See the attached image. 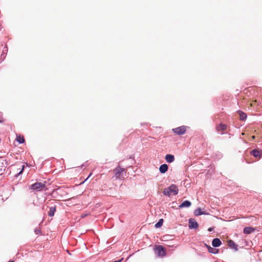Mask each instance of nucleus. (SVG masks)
Masks as SVG:
<instances>
[{
    "mask_svg": "<svg viewBox=\"0 0 262 262\" xmlns=\"http://www.w3.org/2000/svg\"><path fill=\"white\" fill-rule=\"evenodd\" d=\"M45 187V182H36L30 185L29 189L32 190L41 191Z\"/></svg>",
    "mask_w": 262,
    "mask_h": 262,
    "instance_id": "f03ea898",
    "label": "nucleus"
},
{
    "mask_svg": "<svg viewBox=\"0 0 262 262\" xmlns=\"http://www.w3.org/2000/svg\"><path fill=\"white\" fill-rule=\"evenodd\" d=\"M194 215L195 216H199L201 215H208V213L206 211H202L201 208H198L194 211Z\"/></svg>",
    "mask_w": 262,
    "mask_h": 262,
    "instance_id": "0eeeda50",
    "label": "nucleus"
},
{
    "mask_svg": "<svg viewBox=\"0 0 262 262\" xmlns=\"http://www.w3.org/2000/svg\"><path fill=\"white\" fill-rule=\"evenodd\" d=\"M84 245H85V244H84ZM85 249H87V247H85Z\"/></svg>",
    "mask_w": 262,
    "mask_h": 262,
    "instance_id": "bb28decb",
    "label": "nucleus"
},
{
    "mask_svg": "<svg viewBox=\"0 0 262 262\" xmlns=\"http://www.w3.org/2000/svg\"><path fill=\"white\" fill-rule=\"evenodd\" d=\"M24 166H23V168H22V169L21 170V171L19 172V174H20L23 172V171L24 170Z\"/></svg>",
    "mask_w": 262,
    "mask_h": 262,
    "instance_id": "5701e85b",
    "label": "nucleus"
},
{
    "mask_svg": "<svg viewBox=\"0 0 262 262\" xmlns=\"http://www.w3.org/2000/svg\"><path fill=\"white\" fill-rule=\"evenodd\" d=\"M165 159L168 163H171L174 161V157L171 154H167L165 157Z\"/></svg>",
    "mask_w": 262,
    "mask_h": 262,
    "instance_id": "9d476101",
    "label": "nucleus"
},
{
    "mask_svg": "<svg viewBox=\"0 0 262 262\" xmlns=\"http://www.w3.org/2000/svg\"><path fill=\"white\" fill-rule=\"evenodd\" d=\"M124 169L123 168H121L119 166H117L114 169L115 173L116 176H120L123 172L124 171Z\"/></svg>",
    "mask_w": 262,
    "mask_h": 262,
    "instance_id": "9b49d317",
    "label": "nucleus"
},
{
    "mask_svg": "<svg viewBox=\"0 0 262 262\" xmlns=\"http://www.w3.org/2000/svg\"><path fill=\"white\" fill-rule=\"evenodd\" d=\"M163 219H161L159 221L155 224V226L156 228L161 227L163 223Z\"/></svg>",
    "mask_w": 262,
    "mask_h": 262,
    "instance_id": "6ab92c4d",
    "label": "nucleus"
},
{
    "mask_svg": "<svg viewBox=\"0 0 262 262\" xmlns=\"http://www.w3.org/2000/svg\"><path fill=\"white\" fill-rule=\"evenodd\" d=\"M208 250L209 253L216 254L219 253V249L207 246Z\"/></svg>",
    "mask_w": 262,
    "mask_h": 262,
    "instance_id": "dca6fc26",
    "label": "nucleus"
},
{
    "mask_svg": "<svg viewBox=\"0 0 262 262\" xmlns=\"http://www.w3.org/2000/svg\"><path fill=\"white\" fill-rule=\"evenodd\" d=\"M188 227L191 229H196L199 227V224L194 219L190 218L188 221Z\"/></svg>",
    "mask_w": 262,
    "mask_h": 262,
    "instance_id": "39448f33",
    "label": "nucleus"
},
{
    "mask_svg": "<svg viewBox=\"0 0 262 262\" xmlns=\"http://www.w3.org/2000/svg\"><path fill=\"white\" fill-rule=\"evenodd\" d=\"M35 231L36 232V233H37V234H38V231Z\"/></svg>",
    "mask_w": 262,
    "mask_h": 262,
    "instance_id": "393cba45",
    "label": "nucleus"
},
{
    "mask_svg": "<svg viewBox=\"0 0 262 262\" xmlns=\"http://www.w3.org/2000/svg\"><path fill=\"white\" fill-rule=\"evenodd\" d=\"M56 211V206H51L50 207V210L48 212V215L50 216H53L54 215L55 212Z\"/></svg>",
    "mask_w": 262,
    "mask_h": 262,
    "instance_id": "f3484780",
    "label": "nucleus"
},
{
    "mask_svg": "<svg viewBox=\"0 0 262 262\" xmlns=\"http://www.w3.org/2000/svg\"><path fill=\"white\" fill-rule=\"evenodd\" d=\"M227 128V126L226 124L220 123L218 125L216 126V130L219 132L221 131H224L226 130Z\"/></svg>",
    "mask_w": 262,
    "mask_h": 262,
    "instance_id": "1a4fd4ad",
    "label": "nucleus"
},
{
    "mask_svg": "<svg viewBox=\"0 0 262 262\" xmlns=\"http://www.w3.org/2000/svg\"><path fill=\"white\" fill-rule=\"evenodd\" d=\"M86 216V214H84L83 213L82 217L83 218V217H84V216Z\"/></svg>",
    "mask_w": 262,
    "mask_h": 262,
    "instance_id": "b1692460",
    "label": "nucleus"
},
{
    "mask_svg": "<svg viewBox=\"0 0 262 262\" xmlns=\"http://www.w3.org/2000/svg\"><path fill=\"white\" fill-rule=\"evenodd\" d=\"M92 174V173H90L88 175V176L87 177V178H86L84 181H83L82 183L83 184V183H84L86 181H87V180L89 179V178L91 177V176Z\"/></svg>",
    "mask_w": 262,
    "mask_h": 262,
    "instance_id": "412c9836",
    "label": "nucleus"
},
{
    "mask_svg": "<svg viewBox=\"0 0 262 262\" xmlns=\"http://www.w3.org/2000/svg\"><path fill=\"white\" fill-rule=\"evenodd\" d=\"M191 205V203L190 201L188 200L184 201L182 203H181L179 207L180 208H183L185 207H189Z\"/></svg>",
    "mask_w": 262,
    "mask_h": 262,
    "instance_id": "ddd939ff",
    "label": "nucleus"
},
{
    "mask_svg": "<svg viewBox=\"0 0 262 262\" xmlns=\"http://www.w3.org/2000/svg\"><path fill=\"white\" fill-rule=\"evenodd\" d=\"M168 169V166L166 164H162L159 167V171L161 173H165Z\"/></svg>",
    "mask_w": 262,
    "mask_h": 262,
    "instance_id": "f8f14e48",
    "label": "nucleus"
},
{
    "mask_svg": "<svg viewBox=\"0 0 262 262\" xmlns=\"http://www.w3.org/2000/svg\"><path fill=\"white\" fill-rule=\"evenodd\" d=\"M228 246L232 249H234L235 251H238V246L232 240L228 242Z\"/></svg>",
    "mask_w": 262,
    "mask_h": 262,
    "instance_id": "4468645a",
    "label": "nucleus"
},
{
    "mask_svg": "<svg viewBox=\"0 0 262 262\" xmlns=\"http://www.w3.org/2000/svg\"><path fill=\"white\" fill-rule=\"evenodd\" d=\"M2 122V121H1V120H0V122Z\"/></svg>",
    "mask_w": 262,
    "mask_h": 262,
    "instance_id": "cd10ccee",
    "label": "nucleus"
},
{
    "mask_svg": "<svg viewBox=\"0 0 262 262\" xmlns=\"http://www.w3.org/2000/svg\"><path fill=\"white\" fill-rule=\"evenodd\" d=\"M238 114L239 115L240 120H245L246 119L247 116L246 113H245L241 111H239Z\"/></svg>",
    "mask_w": 262,
    "mask_h": 262,
    "instance_id": "a211bd4d",
    "label": "nucleus"
},
{
    "mask_svg": "<svg viewBox=\"0 0 262 262\" xmlns=\"http://www.w3.org/2000/svg\"><path fill=\"white\" fill-rule=\"evenodd\" d=\"M178 192V187L174 184H171L169 187L165 188L163 191V194L168 196H170L171 195H177Z\"/></svg>",
    "mask_w": 262,
    "mask_h": 262,
    "instance_id": "f257e3e1",
    "label": "nucleus"
},
{
    "mask_svg": "<svg viewBox=\"0 0 262 262\" xmlns=\"http://www.w3.org/2000/svg\"><path fill=\"white\" fill-rule=\"evenodd\" d=\"M255 229L251 227H246L243 230V233L244 234H249L254 231Z\"/></svg>",
    "mask_w": 262,
    "mask_h": 262,
    "instance_id": "2eb2a0df",
    "label": "nucleus"
},
{
    "mask_svg": "<svg viewBox=\"0 0 262 262\" xmlns=\"http://www.w3.org/2000/svg\"><path fill=\"white\" fill-rule=\"evenodd\" d=\"M251 155L254 157L260 159L262 157V150L256 149H253L251 151Z\"/></svg>",
    "mask_w": 262,
    "mask_h": 262,
    "instance_id": "423d86ee",
    "label": "nucleus"
},
{
    "mask_svg": "<svg viewBox=\"0 0 262 262\" xmlns=\"http://www.w3.org/2000/svg\"><path fill=\"white\" fill-rule=\"evenodd\" d=\"M155 254L160 257H163L166 255V251L161 245H158L155 248Z\"/></svg>",
    "mask_w": 262,
    "mask_h": 262,
    "instance_id": "7ed1b4c3",
    "label": "nucleus"
},
{
    "mask_svg": "<svg viewBox=\"0 0 262 262\" xmlns=\"http://www.w3.org/2000/svg\"><path fill=\"white\" fill-rule=\"evenodd\" d=\"M172 132L178 135H182L185 134L186 131L185 126H181L172 129Z\"/></svg>",
    "mask_w": 262,
    "mask_h": 262,
    "instance_id": "20e7f679",
    "label": "nucleus"
},
{
    "mask_svg": "<svg viewBox=\"0 0 262 262\" xmlns=\"http://www.w3.org/2000/svg\"><path fill=\"white\" fill-rule=\"evenodd\" d=\"M16 140L19 143H23L25 142V139L23 136H17Z\"/></svg>",
    "mask_w": 262,
    "mask_h": 262,
    "instance_id": "aec40b11",
    "label": "nucleus"
},
{
    "mask_svg": "<svg viewBox=\"0 0 262 262\" xmlns=\"http://www.w3.org/2000/svg\"><path fill=\"white\" fill-rule=\"evenodd\" d=\"M213 230V228H212V227H210V228H208V230L209 231H210H210H212Z\"/></svg>",
    "mask_w": 262,
    "mask_h": 262,
    "instance_id": "4be33fe9",
    "label": "nucleus"
},
{
    "mask_svg": "<svg viewBox=\"0 0 262 262\" xmlns=\"http://www.w3.org/2000/svg\"><path fill=\"white\" fill-rule=\"evenodd\" d=\"M222 244L221 241L218 238H215L213 239L212 241V245L213 247H220Z\"/></svg>",
    "mask_w": 262,
    "mask_h": 262,
    "instance_id": "6e6552de",
    "label": "nucleus"
},
{
    "mask_svg": "<svg viewBox=\"0 0 262 262\" xmlns=\"http://www.w3.org/2000/svg\"><path fill=\"white\" fill-rule=\"evenodd\" d=\"M67 252H68L69 254H70V253H69V251H68V250H67Z\"/></svg>",
    "mask_w": 262,
    "mask_h": 262,
    "instance_id": "a878e982",
    "label": "nucleus"
}]
</instances>
